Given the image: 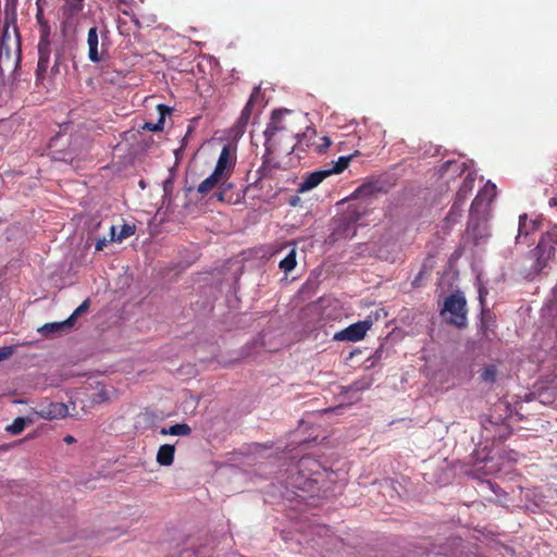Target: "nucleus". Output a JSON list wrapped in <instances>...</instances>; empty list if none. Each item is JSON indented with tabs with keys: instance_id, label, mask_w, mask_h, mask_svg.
<instances>
[{
	"instance_id": "obj_6",
	"label": "nucleus",
	"mask_w": 557,
	"mask_h": 557,
	"mask_svg": "<svg viewBox=\"0 0 557 557\" xmlns=\"http://www.w3.org/2000/svg\"><path fill=\"white\" fill-rule=\"evenodd\" d=\"M109 30L104 27L101 32V50H99V34L97 27H91L87 35L88 58L91 62L98 63L102 60L106 52V39L108 38Z\"/></svg>"
},
{
	"instance_id": "obj_10",
	"label": "nucleus",
	"mask_w": 557,
	"mask_h": 557,
	"mask_svg": "<svg viewBox=\"0 0 557 557\" xmlns=\"http://www.w3.org/2000/svg\"><path fill=\"white\" fill-rule=\"evenodd\" d=\"M235 166V158L232 156L231 147L224 146L219 156L218 162L213 172L227 181Z\"/></svg>"
},
{
	"instance_id": "obj_23",
	"label": "nucleus",
	"mask_w": 557,
	"mask_h": 557,
	"mask_svg": "<svg viewBox=\"0 0 557 557\" xmlns=\"http://www.w3.org/2000/svg\"><path fill=\"white\" fill-rule=\"evenodd\" d=\"M297 265L296 261V250L292 249L288 255L280 262V269L283 271L290 272L293 271Z\"/></svg>"
},
{
	"instance_id": "obj_39",
	"label": "nucleus",
	"mask_w": 557,
	"mask_h": 557,
	"mask_svg": "<svg viewBox=\"0 0 557 557\" xmlns=\"http://www.w3.org/2000/svg\"><path fill=\"white\" fill-rule=\"evenodd\" d=\"M480 300L483 301V295L480 293Z\"/></svg>"
},
{
	"instance_id": "obj_4",
	"label": "nucleus",
	"mask_w": 557,
	"mask_h": 557,
	"mask_svg": "<svg viewBox=\"0 0 557 557\" xmlns=\"http://www.w3.org/2000/svg\"><path fill=\"white\" fill-rule=\"evenodd\" d=\"M441 315L446 323L462 329L468 324L467 300L461 292L450 294L444 299Z\"/></svg>"
},
{
	"instance_id": "obj_20",
	"label": "nucleus",
	"mask_w": 557,
	"mask_h": 557,
	"mask_svg": "<svg viewBox=\"0 0 557 557\" xmlns=\"http://www.w3.org/2000/svg\"><path fill=\"white\" fill-rule=\"evenodd\" d=\"M135 231H136V226L135 225L123 224V226L121 227L120 233L116 234L115 226H111V228H110V240L111 242L122 243L124 239H126L129 236H132L135 233Z\"/></svg>"
},
{
	"instance_id": "obj_12",
	"label": "nucleus",
	"mask_w": 557,
	"mask_h": 557,
	"mask_svg": "<svg viewBox=\"0 0 557 557\" xmlns=\"http://www.w3.org/2000/svg\"><path fill=\"white\" fill-rule=\"evenodd\" d=\"M386 188L380 181L367 182L360 185L352 194V198H366L386 193Z\"/></svg>"
},
{
	"instance_id": "obj_24",
	"label": "nucleus",
	"mask_w": 557,
	"mask_h": 557,
	"mask_svg": "<svg viewBox=\"0 0 557 557\" xmlns=\"http://www.w3.org/2000/svg\"><path fill=\"white\" fill-rule=\"evenodd\" d=\"M497 376V368L494 364L484 367L481 371L480 379L486 383H494Z\"/></svg>"
},
{
	"instance_id": "obj_11",
	"label": "nucleus",
	"mask_w": 557,
	"mask_h": 557,
	"mask_svg": "<svg viewBox=\"0 0 557 557\" xmlns=\"http://www.w3.org/2000/svg\"><path fill=\"white\" fill-rule=\"evenodd\" d=\"M295 136L298 138L297 145L294 147H298L300 149H304V145L307 147L312 146L314 151L318 153H323L331 145V140L329 137L324 136L320 138L321 143H312L310 144L309 140L313 137H315V131L312 128H308V131L301 135L295 134Z\"/></svg>"
},
{
	"instance_id": "obj_8",
	"label": "nucleus",
	"mask_w": 557,
	"mask_h": 557,
	"mask_svg": "<svg viewBox=\"0 0 557 557\" xmlns=\"http://www.w3.org/2000/svg\"><path fill=\"white\" fill-rule=\"evenodd\" d=\"M36 416L45 420L63 419L69 414L67 406L63 403H41L35 410Z\"/></svg>"
},
{
	"instance_id": "obj_2",
	"label": "nucleus",
	"mask_w": 557,
	"mask_h": 557,
	"mask_svg": "<svg viewBox=\"0 0 557 557\" xmlns=\"http://www.w3.org/2000/svg\"><path fill=\"white\" fill-rule=\"evenodd\" d=\"M21 58L22 50L18 29L15 24L11 29L10 23L5 21L0 38V74L3 75L7 70H16Z\"/></svg>"
},
{
	"instance_id": "obj_22",
	"label": "nucleus",
	"mask_w": 557,
	"mask_h": 557,
	"mask_svg": "<svg viewBox=\"0 0 557 557\" xmlns=\"http://www.w3.org/2000/svg\"><path fill=\"white\" fill-rule=\"evenodd\" d=\"M83 10V0H65L62 7L63 15L71 17Z\"/></svg>"
},
{
	"instance_id": "obj_9",
	"label": "nucleus",
	"mask_w": 557,
	"mask_h": 557,
	"mask_svg": "<svg viewBox=\"0 0 557 557\" xmlns=\"http://www.w3.org/2000/svg\"><path fill=\"white\" fill-rule=\"evenodd\" d=\"M496 196V185L492 184L491 182H487L484 187L479 191V194L475 196L471 203L470 208V219H469V226L472 223L473 215L481 210L484 206H486L485 202H491Z\"/></svg>"
},
{
	"instance_id": "obj_25",
	"label": "nucleus",
	"mask_w": 557,
	"mask_h": 557,
	"mask_svg": "<svg viewBox=\"0 0 557 557\" xmlns=\"http://www.w3.org/2000/svg\"><path fill=\"white\" fill-rule=\"evenodd\" d=\"M350 160V156L339 157L335 164L331 169H327V172H330V175L342 173L349 165Z\"/></svg>"
},
{
	"instance_id": "obj_18",
	"label": "nucleus",
	"mask_w": 557,
	"mask_h": 557,
	"mask_svg": "<svg viewBox=\"0 0 557 557\" xmlns=\"http://www.w3.org/2000/svg\"><path fill=\"white\" fill-rule=\"evenodd\" d=\"M157 110L159 112V120L157 123H145L144 129L160 132L164 128L165 116L171 113V108L165 104H158Z\"/></svg>"
},
{
	"instance_id": "obj_1",
	"label": "nucleus",
	"mask_w": 557,
	"mask_h": 557,
	"mask_svg": "<svg viewBox=\"0 0 557 557\" xmlns=\"http://www.w3.org/2000/svg\"><path fill=\"white\" fill-rule=\"evenodd\" d=\"M70 24L63 22L61 25V33L64 38L62 45L55 48L53 64L50 66L51 49V26L49 22H42V26H39V42H38V64L36 75L38 79H44L48 70L50 69L51 75H57L60 72V65L63 62V55L65 53L66 46L70 44Z\"/></svg>"
},
{
	"instance_id": "obj_35",
	"label": "nucleus",
	"mask_w": 557,
	"mask_h": 557,
	"mask_svg": "<svg viewBox=\"0 0 557 557\" xmlns=\"http://www.w3.org/2000/svg\"><path fill=\"white\" fill-rule=\"evenodd\" d=\"M310 463L317 465V462L310 458H301L299 460V468L302 469V468L309 466Z\"/></svg>"
},
{
	"instance_id": "obj_31",
	"label": "nucleus",
	"mask_w": 557,
	"mask_h": 557,
	"mask_svg": "<svg viewBox=\"0 0 557 557\" xmlns=\"http://www.w3.org/2000/svg\"><path fill=\"white\" fill-rule=\"evenodd\" d=\"M13 354V348L11 346L0 347V361L8 359Z\"/></svg>"
},
{
	"instance_id": "obj_26",
	"label": "nucleus",
	"mask_w": 557,
	"mask_h": 557,
	"mask_svg": "<svg viewBox=\"0 0 557 557\" xmlns=\"http://www.w3.org/2000/svg\"><path fill=\"white\" fill-rule=\"evenodd\" d=\"M259 95V88H255L253 92L251 94L248 102L246 103V106L244 107L242 113H240V117H239V121H243V122H247L249 119H250V115H251V108H252V103L255 101V98Z\"/></svg>"
},
{
	"instance_id": "obj_37",
	"label": "nucleus",
	"mask_w": 557,
	"mask_h": 557,
	"mask_svg": "<svg viewBox=\"0 0 557 557\" xmlns=\"http://www.w3.org/2000/svg\"><path fill=\"white\" fill-rule=\"evenodd\" d=\"M479 212H480V211H478V212L473 215V220H472L471 225H470V226L468 225V231H470V230L473 227V225H474V224H478V221H475V215H476Z\"/></svg>"
},
{
	"instance_id": "obj_27",
	"label": "nucleus",
	"mask_w": 557,
	"mask_h": 557,
	"mask_svg": "<svg viewBox=\"0 0 557 557\" xmlns=\"http://www.w3.org/2000/svg\"><path fill=\"white\" fill-rule=\"evenodd\" d=\"M26 423L27 421L25 418L18 417L13 421L12 424L8 425L5 430L13 435H17L23 432V430L26 426Z\"/></svg>"
},
{
	"instance_id": "obj_29",
	"label": "nucleus",
	"mask_w": 557,
	"mask_h": 557,
	"mask_svg": "<svg viewBox=\"0 0 557 557\" xmlns=\"http://www.w3.org/2000/svg\"><path fill=\"white\" fill-rule=\"evenodd\" d=\"M231 188V184L227 183V181H224L221 183V185L218 187V190L214 193L213 197L220 201L224 202L226 200V193Z\"/></svg>"
},
{
	"instance_id": "obj_30",
	"label": "nucleus",
	"mask_w": 557,
	"mask_h": 557,
	"mask_svg": "<svg viewBox=\"0 0 557 557\" xmlns=\"http://www.w3.org/2000/svg\"><path fill=\"white\" fill-rule=\"evenodd\" d=\"M463 203H460V201H458L457 199L455 200V202L453 203L450 210H449V213L447 215V220H453L455 221L456 219H458L459 216H461V207H462Z\"/></svg>"
},
{
	"instance_id": "obj_13",
	"label": "nucleus",
	"mask_w": 557,
	"mask_h": 557,
	"mask_svg": "<svg viewBox=\"0 0 557 557\" xmlns=\"http://www.w3.org/2000/svg\"><path fill=\"white\" fill-rule=\"evenodd\" d=\"M327 176H330V172H327V170L314 171L308 174L299 184L298 191L306 193L308 190L313 189L320 183H322L323 180H325Z\"/></svg>"
},
{
	"instance_id": "obj_3",
	"label": "nucleus",
	"mask_w": 557,
	"mask_h": 557,
	"mask_svg": "<svg viewBox=\"0 0 557 557\" xmlns=\"http://www.w3.org/2000/svg\"><path fill=\"white\" fill-rule=\"evenodd\" d=\"M557 250V225H553L544 233L537 246L531 250L530 258L533 260L531 273L540 274L544 270L549 269L555 261Z\"/></svg>"
},
{
	"instance_id": "obj_15",
	"label": "nucleus",
	"mask_w": 557,
	"mask_h": 557,
	"mask_svg": "<svg viewBox=\"0 0 557 557\" xmlns=\"http://www.w3.org/2000/svg\"><path fill=\"white\" fill-rule=\"evenodd\" d=\"M225 180L218 175L215 172H212L206 180H203L197 188V191L201 195H208L215 187H219L221 183Z\"/></svg>"
},
{
	"instance_id": "obj_34",
	"label": "nucleus",
	"mask_w": 557,
	"mask_h": 557,
	"mask_svg": "<svg viewBox=\"0 0 557 557\" xmlns=\"http://www.w3.org/2000/svg\"><path fill=\"white\" fill-rule=\"evenodd\" d=\"M36 20H37V23L39 26H42V22H48L45 16H44V11L42 9L38 8L37 10V13H36Z\"/></svg>"
},
{
	"instance_id": "obj_38",
	"label": "nucleus",
	"mask_w": 557,
	"mask_h": 557,
	"mask_svg": "<svg viewBox=\"0 0 557 557\" xmlns=\"http://www.w3.org/2000/svg\"><path fill=\"white\" fill-rule=\"evenodd\" d=\"M16 1H17V0H5L7 5H10V4H11V5H15Z\"/></svg>"
},
{
	"instance_id": "obj_33",
	"label": "nucleus",
	"mask_w": 557,
	"mask_h": 557,
	"mask_svg": "<svg viewBox=\"0 0 557 557\" xmlns=\"http://www.w3.org/2000/svg\"><path fill=\"white\" fill-rule=\"evenodd\" d=\"M110 238L107 239L106 237L103 238H99L97 242H96V245H95V249L97 251H101L103 250V248L108 245V243H110Z\"/></svg>"
},
{
	"instance_id": "obj_16",
	"label": "nucleus",
	"mask_w": 557,
	"mask_h": 557,
	"mask_svg": "<svg viewBox=\"0 0 557 557\" xmlns=\"http://www.w3.org/2000/svg\"><path fill=\"white\" fill-rule=\"evenodd\" d=\"M175 447L170 444H163L157 453V462L161 466H171L174 462Z\"/></svg>"
},
{
	"instance_id": "obj_7",
	"label": "nucleus",
	"mask_w": 557,
	"mask_h": 557,
	"mask_svg": "<svg viewBox=\"0 0 557 557\" xmlns=\"http://www.w3.org/2000/svg\"><path fill=\"white\" fill-rule=\"evenodd\" d=\"M371 326L372 321L370 320L359 321L335 333L333 338L335 341L358 342L364 338Z\"/></svg>"
},
{
	"instance_id": "obj_28",
	"label": "nucleus",
	"mask_w": 557,
	"mask_h": 557,
	"mask_svg": "<svg viewBox=\"0 0 557 557\" xmlns=\"http://www.w3.org/2000/svg\"><path fill=\"white\" fill-rule=\"evenodd\" d=\"M89 305H90V301L89 299H86L84 300L75 310L74 312L67 318V320L70 321V323L72 324V326L74 325L77 317H79L81 314L87 312L88 308H89Z\"/></svg>"
},
{
	"instance_id": "obj_17",
	"label": "nucleus",
	"mask_w": 557,
	"mask_h": 557,
	"mask_svg": "<svg viewBox=\"0 0 557 557\" xmlns=\"http://www.w3.org/2000/svg\"><path fill=\"white\" fill-rule=\"evenodd\" d=\"M474 182L475 177L471 173H468V175L463 178V182L456 194V199L460 201V203H463L468 196L472 193L474 188Z\"/></svg>"
},
{
	"instance_id": "obj_14",
	"label": "nucleus",
	"mask_w": 557,
	"mask_h": 557,
	"mask_svg": "<svg viewBox=\"0 0 557 557\" xmlns=\"http://www.w3.org/2000/svg\"><path fill=\"white\" fill-rule=\"evenodd\" d=\"M72 324L66 319L65 321L62 322L46 323L38 329V332L45 337H51L54 334L62 333L64 331L70 330Z\"/></svg>"
},
{
	"instance_id": "obj_19",
	"label": "nucleus",
	"mask_w": 557,
	"mask_h": 557,
	"mask_svg": "<svg viewBox=\"0 0 557 557\" xmlns=\"http://www.w3.org/2000/svg\"><path fill=\"white\" fill-rule=\"evenodd\" d=\"M159 433L161 435L188 436L191 433V428L187 423H177L170 428H162Z\"/></svg>"
},
{
	"instance_id": "obj_36",
	"label": "nucleus",
	"mask_w": 557,
	"mask_h": 557,
	"mask_svg": "<svg viewBox=\"0 0 557 557\" xmlns=\"http://www.w3.org/2000/svg\"><path fill=\"white\" fill-rule=\"evenodd\" d=\"M64 442L67 443V444H72V443L75 442V438L72 435H66L64 437Z\"/></svg>"
},
{
	"instance_id": "obj_21",
	"label": "nucleus",
	"mask_w": 557,
	"mask_h": 557,
	"mask_svg": "<svg viewBox=\"0 0 557 557\" xmlns=\"http://www.w3.org/2000/svg\"><path fill=\"white\" fill-rule=\"evenodd\" d=\"M536 228V223L533 220H529L527 214H522L519 216V227H518V236L520 238L522 236H528Z\"/></svg>"
},
{
	"instance_id": "obj_5",
	"label": "nucleus",
	"mask_w": 557,
	"mask_h": 557,
	"mask_svg": "<svg viewBox=\"0 0 557 557\" xmlns=\"http://www.w3.org/2000/svg\"><path fill=\"white\" fill-rule=\"evenodd\" d=\"M290 113L292 112L287 109L275 110L272 113L271 121L264 131V146L268 153H272L275 150L278 144L277 135L280 133H289L294 135V132L289 129L288 125L285 123L286 117L289 116Z\"/></svg>"
},
{
	"instance_id": "obj_32",
	"label": "nucleus",
	"mask_w": 557,
	"mask_h": 557,
	"mask_svg": "<svg viewBox=\"0 0 557 557\" xmlns=\"http://www.w3.org/2000/svg\"><path fill=\"white\" fill-rule=\"evenodd\" d=\"M163 191L165 196H170L173 191V182L171 178H168L163 182Z\"/></svg>"
}]
</instances>
